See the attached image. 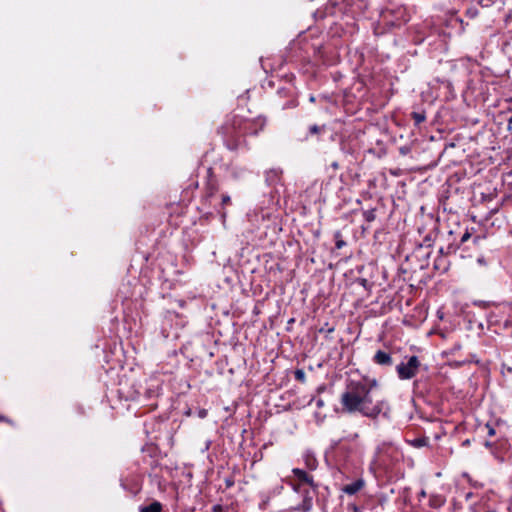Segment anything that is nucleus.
<instances>
[{"mask_svg":"<svg viewBox=\"0 0 512 512\" xmlns=\"http://www.w3.org/2000/svg\"><path fill=\"white\" fill-rule=\"evenodd\" d=\"M341 403L346 412H360L368 417L377 416L383 409V401L377 399L372 386L362 383H351L342 394Z\"/></svg>","mask_w":512,"mask_h":512,"instance_id":"f257e3e1","label":"nucleus"},{"mask_svg":"<svg viewBox=\"0 0 512 512\" xmlns=\"http://www.w3.org/2000/svg\"><path fill=\"white\" fill-rule=\"evenodd\" d=\"M419 367V360L416 356L409 358L407 363H401L397 366V372L401 379H410L415 376Z\"/></svg>","mask_w":512,"mask_h":512,"instance_id":"f03ea898","label":"nucleus"},{"mask_svg":"<svg viewBox=\"0 0 512 512\" xmlns=\"http://www.w3.org/2000/svg\"><path fill=\"white\" fill-rule=\"evenodd\" d=\"M293 477L291 479L294 489L298 491L300 487L304 484L313 485V480L310 475L304 472L301 469H293L292 470Z\"/></svg>","mask_w":512,"mask_h":512,"instance_id":"7ed1b4c3","label":"nucleus"},{"mask_svg":"<svg viewBox=\"0 0 512 512\" xmlns=\"http://www.w3.org/2000/svg\"><path fill=\"white\" fill-rule=\"evenodd\" d=\"M364 486V481L359 479L351 484H348L343 487V491L349 495H353L357 493L359 490H361Z\"/></svg>","mask_w":512,"mask_h":512,"instance_id":"20e7f679","label":"nucleus"},{"mask_svg":"<svg viewBox=\"0 0 512 512\" xmlns=\"http://www.w3.org/2000/svg\"><path fill=\"white\" fill-rule=\"evenodd\" d=\"M374 359L378 364H389L391 362L390 355L383 351H378L375 354Z\"/></svg>","mask_w":512,"mask_h":512,"instance_id":"39448f33","label":"nucleus"},{"mask_svg":"<svg viewBox=\"0 0 512 512\" xmlns=\"http://www.w3.org/2000/svg\"><path fill=\"white\" fill-rule=\"evenodd\" d=\"M162 505L159 502H154L149 506L141 508V512H161Z\"/></svg>","mask_w":512,"mask_h":512,"instance_id":"423d86ee","label":"nucleus"},{"mask_svg":"<svg viewBox=\"0 0 512 512\" xmlns=\"http://www.w3.org/2000/svg\"><path fill=\"white\" fill-rule=\"evenodd\" d=\"M414 118L417 123H420V122L424 121V119H425V117L422 114H418V113L414 114Z\"/></svg>","mask_w":512,"mask_h":512,"instance_id":"0eeeda50","label":"nucleus"},{"mask_svg":"<svg viewBox=\"0 0 512 512\" xmlns=\"http://www.w3.org/2000/svg\"><path fill=\"white\" fill-rule=\"evenodd\" d=\"M296 377L300 380H303L304 379V372L303 371H297L296 372Z\"/></svg>","mask_w":512,"mask_h":512,"instance_id":"6e6552de","label":"nucleus"},{"mask_svg":"<svg viewBox=\"0 0 512 512\" xmlns=\"http://www.w3.org/2000/svg\"><path fill=\"white\" fill-rule=\"evenodd\" d=\"M425 444V440H415L414 445L415 446H423Z\"/></svg>","mask_w":512,"mask_h":512,"instance_id":"1a4fd4ad","label":"nucleus"},{"mask_svg":"<svg viewBox=\"0 0 512 512\" xmlns=\"http://www.w3.org/2000/svg\"><path fill=\"white\" fill-rule=\"evenodd\" d=\"M487 428H488V434H489L490 436H493V435L495 434L494 429H493L492 427H490L489 425H487Z\"/></svg>","mask_w":512,"mask_h":512,"instance_id":"9d476101","label":"nucleus"},{"mask_svg":"<svg viewBox=\"0 0 512 512\" xmlns=\"http://www.w3.org/2000/svg\"><path fill=\"white\" fill-rule=\"evenodd\" d=\"M310 507H311V502L306 500L305 501V505H304V509L308 510Z\"/></svg>","mask_w":512,"mask_h":512,"instance_id":"9b49d317","label":"nucleus"},{"mask_svg":"<svg viewBox=\"0 0 512 512\" xmlns=\"http://www.w3.org/2000/svg\"><path fill=\"white\" fill-rule=\"evenodd\" d=\"M468 238H469V234H465V235L462 237V241H466Z\"/></svg>","mask_w":512,"mask_h":512,"instance_id":"f8f14e48","label":"nucleus"},{"mask_svg":"<svg viewBox=\"0 0 512 512\" xmlns=\"http://www.w3.org/2000/svg\"><path fill=\"white\" fill-rule=\"evenodd\" d=\"M201 417L205 416V412H200Z\"/></svg>","mask_w":512,"mask_h":512,"instance_id":"ddd939ff","label":"nucleus"},{"mask_svg":"<svg viewBox=\"0 0 512 512\" xmlns=\"http://www.w3.org/2000/svg\"><path fill=\"white\" fill-rule=\"evenodd\" d=\"M464 444L469 445V440H466Z\"/></svg>","mask_w":512,"mask_h":512,"instance_id":"4468645a","label":"nucleus"}]
</instances>
